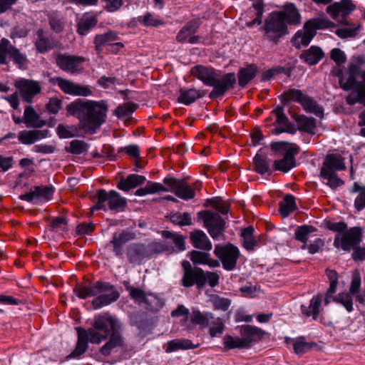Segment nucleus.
Wrapping results in <instances>:
<instances>
[{"instance_id": "1", "label": "nucleus", "mask_w": 365, "mask_h": 365, "mask_svg": "<svg viewBox=\"0 0 365 365\" xmlns=\"http://www.w3.org/2000/svg\"><path fill=\"white\" fill-rule=\"evenodd\" d=\"M67 112L79 120L81 128L94 134L106 121V102L77 99L66 106Z\"/></svg>"}, {"instance_id": "2", "label": "nucleus", "mask_w": 365, "mask_h": 365, "mask_svg": "<svg viewBox=\"0 0 365 365\" xmlns=\"http://www.w3.org/2000/svg\"><path fill=\"white\" fill-rule=\"evenodd\" d=\"M93 327L96 333L92 334V344H98L109 336L108 340L100 349V353L104 356H110L115 348L123 346L122 324L118 319L108 314H100L95 317Z\"/></svg>"}, {"instance_id": "3", "label": "nucleus", "mask_w": 365, "mask_h": 365, "mask_svg": "<svg viewBox=\"0 0 365 365\" xmlns=\"http://www.w3.org/2000/svg\"><path fill=\"white\" fill-rule=\"evenodd\" d=\"M301 15L296 6L288 3L280 11H273L265 19L260 30L264 32L263 38L277 44L287 34V25H299Z\"/></svg>"}, {"instance_id": "4", "label": "nucleus", "mask_w": 365, "mask_h": 365, "mask_svg": "<svg viewBox=\"0 0 365 365\" xmlns=\"http://www.w3.org/2000/svg\"><path fill=\"white\" fill-rule=\"evenodd\" d=\"M190 73L192 76L201 81L205 86L213 88L209 93L210 99H215L225 96L227 91L235 87L237 81L235 73H227L220 76L212 67L203 65L193 66Z\"/></svg>"}, {"instance_id": "5", "label": "nucleus", "mask_w": 365, "mask_h": 365, "mask_svg": "<svg viewBox=\"0 0 365 365\" xmlns=\"http://www.w3.org/2000/svg\"><path fill=\"white\" fill-rule=\"evenodd\" d=\"M73 292L80 299L96 297L91 304L94 309H98L117 301L120 297L119 292L109 282L98 281L91 286H77Z\"/></svg>"}, {"instance_id": "6", "label": "nucleus", "mask_w": 365, "mask_h": 365, "mask_svg": "<svg viewBox=\"0 0 365 365\" xmlns=\"http://www.w3.org/2000/svg\"><path fill=\"white\" fill-rule=\"evenodd\" d=\"M341 87L344 91H351L346 98V102L350 106L356 103L365 106V69L355 63L348 66V78L339 77Z\"/></svg>"}, {"instance_id": "7", "label": "nucleus", "mask_w": 365, "mask_h": 365, "mask_svg": "<svg viewBox=\"0 0 365 365\" xmlns=\"http://www.w3.org/2000/svg\"><path fill=\"white\" fill-rule=\"evenodd\" d=\"M270 148L276 155L282 156V158L274 161V170L286 173L296 166L295 156L299 153L298 145L294 143L281 141L272 143Z\"/></svg>"}, {"instance_id": "8", "label": "nucleus", "mask_w": 365, "mask_h": 365, "mask_svg": "<svg viewBox=\"0 0 365 365\" xmlns=\"http://www.w3.org/2000/svg\"><path fill=\"white\" fill-rule=\"evenodd\" d=\"M281 98L284 104L290 101L296 102L302 106L306 113H312L320 118L324 116L323 107L314 98L299 89H288L282 94Z\"/></svg>"}, {"instance_id": "9", "label": "nucleus", "mask_w": 365, "mask_h": 365, "mask_svg": "<svg viewBox=\"0 0 365 365\" xmlns=\"http://www.w3.org/2000/svg\"><path fill=\"white\" fill-rule=\"evenodd\" d=\"M97 202L93 210H108L122 212L127 206L126 199L115 190L106 191L103 189L98 190L96 193Z\"/></svg>"}, {"instance_id": "10", "label": "nucleus", "mask_w": 365, "mask_h": 365, "mask_svg": "<svg viewBox=\"0 0 365 365\" xmlns=\"http://www.w3.org/2000/svg\"><path fill=\"white\" fill-rule=\"evenodd\" d=\"M11 61L20 69H25L29 63L26 54L3 38L0 41V65H6Z\"/></svg>"}, {"instance_id": "11", "label": "nucleus", "mask_w": 365, "mask_h": 365, "mask_svg": "<svg viewBox=\"0 0 365 365\" xmlns=\"http://www.w3.org/2000/svg\"><path fill=\"white\" fill-rule=\"evenodd\" d=\"M183 274L180 280L182 287L190 288L194 285L198 290L205 288L204 270L198 267H192L190 262L183 260L181 262Z\"/></svg>"}, {"instance_id": "12", "label": "nucleus", "mask_w": 365, "mask_h": 365, "mask_svg": "<svg viewBox=\"0 0 365 365\" xmlns=\"http://www.w3.org/2000/svg\"><path fill=\"white\" fill-rule=\"evenodd\" d=\"M214 254L220 259L225 270L232 271L236 268L240 250L234 245L231 243L225 245H216Z\"/></svg>"}, {"instance_id": "13", "label": "nucleus", "mask_w": 365, "mask_h": 365, "mask_svg": "<svg viewBox=\"0 0 365 365\" xmlns=\"http://www.w3.org/2000/svg\"><path fill=\"white\" fill-rule=\"evenodd\" d=\"M197 215H203L204 227L214 240H218L223 235L226 222L218 213L205 211L200 212Z\"/></svg>"}, {"instance_id": "14", "label": "nucleus", "mask_w": 365, "mask_h": 365, "mask_svg": "<svg viewBox=\"0 0 365 365\" xmlns=\"http://www.w3.org/2000/svg\"><path fill=\"white\" fill-rule=\"evenodd\" d=\"M362 229L360 227H351L343 235H337L334 240V246L344 251H350L361 241Z\"/></svg>"}, {"instance_id": "15", "label": "nucleus", "mask_w": 365, "mask_h": 365, "mask_svg": "<svg viewBox=\"0 0 365 365\" xmlns=\"http://www.w3.org/2000/svg\"><path fill=\"white\" fill-rule=\"evenodd\" d=\"M163 183L168 186V192H173L177 197L184 200L193 199L195 192L185 180L175 178L173 177H166L163 179Z\"/></svg>"}, {"instance_id": "16", "label": "nucleus", "mask_w": 365, "mask_h": 365, "mask_svg": "<svg viewBox=\"0 0 365 365\" xmlns=\"http://www.w3.org/2000/svg\"><path fill=\"white\" fill-rule=\"evenodd\" d=\"M55 59L57 66L61 70L70 74H76L81 72V65L85 61L83 57L67 53H58Z\"/></svg>"}, {"instance_id": "17", "label": "nucleus", "mask_w": 365, "mask_h": 365, "mask_svg": "<svg viewBox=\"0 0 365 365\" xmlns=\"http://www.w3.org/2000/svg\"><path fill=\"white\" fill-rule=\"evenodd\" d=\"M49 82L53 85H58L60 89L66 94L81 96H88L91 94V91L88 86L76 84L61 77L51 78Z\"/></svg>"}, {"instance_id": "18", "label": "nucleus", "mask_w": 365, "mask_h": 365, "mask_svg": "<svg viewBox=\"0 0 365 365\" xmlns=\"http://www.w3.org/2000/svg\"><path fill=\"white\" fill-rule=\"evenodd\" d=\"M356 9L351 0H341L327 7V12L332 19L338 20L340 23L347 24L346 17L351 14Z\"/></svg>"}, {"instance_id": "19", "label": "nucleus", "mask_w": 365, "mask_h": 365, "mask_svg": "<svg viewBox=\"0 0 365 365\" xmlns=\"http://www.w3.org/2000/svg\"><path fill=\"white\" fill-rule=\"evenodd\" d=\"M200 22L197 20L188 21L177 34L176 41L181 43H189L196 44L202 42L203 38L199 35H195L200 27Z\"/></svg>"}, {"instance_id": "20", "label": "nucleus", "mask_w": 365, "mask_h": 365, "mask_svg": "<svg viewBox=\"0 0 365 365\" xmlns=\"http://www.w3.org/2000/svg\"><path fill=\"white\" fill-rule=\"evenodd\" d=\"M54 187L52 185L35 186L32 190L20 195V199L31 202H44L51 200L54 193Z\"/></svg>"}, {"instance_id": "21", "label": "nucleus", "mask_w": 365, "mask_h": 365, "mask_svg": "<svg viewBox=\"0 0 365 365\" xmlns=\"http://www.w3.org/2000/svg\"><path fill=\"white\" fill-rule=\"evenodd\" d=\"M78 333V340L74 350L67 356L68 358H78L83 354L88 348V341L91 343L92 334L96 333L95 328L85 329L81 327L76 328Z\"/></svg>"}, {"instance_id": "22", "label": "nucleus", "mask_w": 365, "mask_h": 365, "mask_svg": "<svg viewBox=\"0 0 365 365\" xmlns=\"http://www.w3.org/2000/svg\"><path fill=\"white\" fill-rule=\"evenodd\" d=\"M22 98L26 102L30 103L33 97L39 93L41 91V86L37 81L28 79H20L15 83Z\"/></svg>"}, {"instance_id": "23", "label": "nucleus", "mask_w": 365, "mask_h": 365, "mask_svg": "<svg viewBox=\"0 0 365 365\" xmlns=\"http://www.w3.org/2000/svg\"><path fill=\"white\" fill-rule=\"evenodd\" d=\"M119 39L117 32L113 31H109L105 34H97L93 41L95 44L96 51L100 53L102 50V47L106 45H110L113 48H116L117 50L123 48L124 45L123 43L117 42L113 43Z\"/></svg>"}, {"instance_id": "24", "label": "nucleus", "mask_w": 365, "mask_h": 365, "mask_svg": "<svg viewBox=\"0 0 365 365\" xmlns=\"http://www.w3.org/2000/svg\"><path fill=\"white\" fill-rule=\"evenodd\" d=\"M264 334L265 331L257 327L242 326L240 329V336L244 349L251 347L253 343L262 339Z\"/></svg>"}, {"instance_id": "25", "label": "nucleus", "mask_w": 365, "mask_h": 365, "mask_svg": "<svg viewBox=\"0 0 365 365\" xmlns=\"http://www.w3.org/2000/svg\"><path fill=\"white\" fill-rule=\"evenodd\" d=\"M148 247L140 243H132L126 248V255L130 263L140 264L142 261L148 257Z\"/></svg>"}, {"instance_id": "26", "label": "nucleus", "mask_w": 365, "mask_h": 365, "mask_svg": "<svg viewBox=\"0 0 365 365\" xmlns=\"http://www.w3.org/2000/svg\"><path fill=\"white\" fill-rule=\"evenodd\" d=\"M135 234L131 231L123 230L120 233H114L110 243L113 245V252L116 257H122L123 246L128 242L134 240Z\"/></svg>"}, {"instance_id": "27", "label": "nucleus", "mask_w": 365, "mask_h": 365, "mask_svg": "<svg viewBox=\"0 0 365 365\" xmlns=\"http://www.w3.org/2000/svg\"><path fill=\"white\" fill-rule=\"evenodd\" d=\"M134 302L139 305L144 304L145 309L152 312H158L164 305L162 299L153 294H147L143 290H142V296Z\"/></svg>"}, {"instance_id": "28", "label": "nucleus", "mask_w": 365, "mask_h": 365, "mask_svg": "<svg viewBox=\"0 0 365 365\" xmlns=\"http://www.w3.org/2000/svg\"><path fill=\"white\" fill-rule=\"evenodd\" d=\"M324 57L322 49L317 46H312L309 48L302 51L299 58L309 66L317 64Z\"/></svg>"}, {"instance_id": "29", "label": "nucleus", "mask_w": 365, "mask_h": 365, "mask_svg": "<svg viewBox=\"0 0 365 365\" xmlns=\"http://www.w3.org/2000/svg\"><path fill=\"white\" fill-rule=\"evenodd\" d=\"M48 133V130H24L19 133L18 139L22 144L31 145L41 139L46 138Z\"/></svg>"}, {"instance_id": "30", "label": "nucleus", "mask_w": 365, "mask_h": 365, "mask_svg": "<svg viewBox=\"0 0 365 365\" xmlns=\"http://www.w3.org/2000/svg\"><path fill=\"white\" fill-rule=\"evenodd\" d=\"M55 42L53 38L46 36L42 29L36 31V39L35 46L38 53H46L55 47Z\"/></svg>"}, {"instance_id": "31", "label": "nucleus", "mask_w": 365, "mask_h": 365, "mask_svg": "<svg viewBox=\"0 0 365 365\" xmlns=\"http://www.w3.org/2000/svg\"><path fill=\"white\" fill-rule=\"evenodd\" d=\"M294 119L297 124V130L311 135L316 133L317 120L314 118L304 115H294Z\"/></svg>"}, {"instance_id": "32", "label": "nucleus", "mask_w": 365, "mask_h": 365, "mask_svg": "<svg viewBox=\"0 0 365 365\" xmlns=\"http://www.w3.org/2000/svg\"><path fill=\"white\" fill-rule=\"evenodd\" d=\"M206 91L204 90L181 88L180 90V96H178V101L188 106L194 103L197 99L204 97Z\"/></svg>"}, {"instance_id": "33", "label": "nucleus", "mask_w": 365, "mask_h": 365, "mask_svg": "<svg viewBox=\"0 0 365 365\" xmlns=\"http://www.w3.org/2000/svg\"><path fill=\"white\" fill-rule=\"evenodd\" d=\"M258 73V68L255 64H249L246 67L241 68L237 72L238 85L245 88Z\"/></svg>"}, {"instance_id": "34", "label": "nucleus", "mask_w": 365, "mask_h": 365, "mask_svg": "<svg viewBox=\"0 0 365 365\" xmlns=\"http://www.w3.org/2000/svg\"><path fill=\"white\" fill-rule=\"evenodd\" d=\"M190 238L194 247L205 251L211 250L212 243L202 230H198L191 232Z\"/></svg>"}, {"instance_id": "35", "label": "nucleus", "mask_w": 365, "mask_h": 365, "mask_svg": "<svg viewBox=\"0 0 365 365\" xmlns=\"http://www.w3.org/2000/svg\"><path fill=\"white\" fill-rule=\"evenodd\" d=\"M146 178L143 175L137 174H130L125 179H121L117 185V187L124 192H128L131 189L145 183Z\"/></svg>"}, {"instance_id": "36", "label": "nucleus", "mask_w": 365, "mask_h": 365, "mask_svg": "<svg viewBox=\"0 0 365 365\" xmlns=\"http://www.w3.org/2000/svg\"><path fill=\"white\" fill-rule=\"evenodd\" d=\"M322 296L317 294L312 297L309 302V306L302 304L301 312L307 317H312L314 320H317L322 307Z\"/></svg>"}, {"instance_id": "37", "label": "nucleus", "mask_w": 365, "mask_h": 365, "mask_svg": "<svg viewBox=\"0 0 365 365\" xmlns=\"http://www.w3.org/2000/svg\"><path fill=\"white\" fill-rule=\"evenodd\" d=\"M346 168L344 158L338 154H329L327 155L324 161L323 162L321 169H324L327 171H336L343 170Z\"/></svg>"}, {"instance_id": "38", "label": "nucleus", "mask_w": 365, "mask_h": 365, "mask_svg": "<svg viewBox=\"0 0 365 365\" xmlns=\"http://www.w3.org/2000/svg\"><path fill=\"white\" fill-rule=\"evenodd\" d=\"M162 237L168 240L169 245L172 246L173 252H179L185 250V237L181 235L164 230L162 232Z\"/></svg>"}, {"instance_id": "39", "label": "nucleus", "mask_w": 365, "mask_h": 365, "mask_svg": "<svg viewBox=\"0 0 365 365\" xmlns=\"http://www.w3.org/2000/svg\"><path fill=\"white\" fill-rule=\"evenodd\" d=\"M315 34L309 27L304 26V31H298L292 38V45L296 48L301 46H307Z\"/></svg>"}, {"instance_id": "40", "label": "nucleus", "mask_w": 365, "mask_h": 365, "mask_svg": "<svg viewBox=\"0 0 365 365\" xmlns=\"http://www.w3.org/2000/svg\"><path fill=\"white\" fill-rule=\"evenodd\" d=\"M197 347L198 344L194 345L190 339H175L168 341L165 351L166 353H171L180 349H192Z\"/></svg>"}, {"instance_id": "41", "label": "nucleus", "mask_w": 365, "mask_h": 365, "mask_svg": "<svg viewBox=\"0 0 365 365\" xmlns=\"http://www.w3.org/2000/svg\"><path fill=\"white\" fill-rule=\"evenodd\" d=\"M47 16L50 28L54 33L60 34L64 30L66 19L61 13L51 11Z\"/></svg>"}, {"instance_id": "42", "label": "nucleus", "mask_w": 365, "mask_h": 365, "mask_svg": "<svg viewBox=\"0 0 365 365\" xmlns=\"http://www.w3.org/2000/svg\"><path fill=\"white\" fill-rule=\"evenodd\" d=\"M319 177L324 184L333 190L344 185V181L338 177L336 173L332 171H327L324 169H321Z\"/></svg>"}, {"instance_id": "43", "label": "nucleus", "mask_w": 365, "mask_h": 365, "mask_svg": "<svg viewBox=\"0 0 365 365\" xmlns=\"http://www.w3.org/2000/svg\"><path fill=\"white\" fill-rule=\"evenodd\" d=\"M24 122L28 128H41L45 125V121L40 119L39 115L31 106H27L24 110Z\"/></svg>"}, {"instance_id": "44", "label": "nucleus", "mask_w": 365, "mask_h": 365, "mask_svg": "<svg viewBox=\"0 0 365 365\" xmlns=\"http://www.w3.org/2000/svg\"><path fill=\"white\" fill-rule=\"evenodd\" d=\"M295 198L292 195H286L279 202V211L283 217H287L291 212L297 210Z\"/></svg>"}, {"instance_id": "45", "label": "nucleus", "mask_w": 365, "mask_h": 365, "mask_svg": "<svg viewBox=\"0 0 365 365\" xmlns=\"http://www.w3.org/2000/svg\"><path fill=\"white\" fill-rule=\"evenodd\" d=\"M253 163L257 173L260 175L271 174L270 160L267 156L257 153L253 158Z\"/></svg>"}, {"instance_id": "46", "label": "nucleus", "mask_w": 365, "mask_h": 365, "mask_svg": "<svg viewBox=\"0 0 365 365\" xmlns=\"http://www.w3.org/2000/svg\"><path fill=\"white\" fill-rule=\"evenodd\" d=\"M97 23L98 19L96 16H83L77 23V33L81 36H86Z\"/></svg>"}, {"instance_id": "47", "label": "nucleus", "mask_w": 365, "mask_h": 365, "mask_svg": "<svg viewBox=\"0 0 365 365\" xmlns=\"http://www.w3.org/2000/svg\"><path fill=\"white\" fill-rule=\"evenodd\" d=\"M160 192H168V189L161 183L149 181L144 187H140L135 191V195L144 196Z\"/></svg>"}, {"instance_id": "48", "label": "nucleus", "mask_w": 365, "mask_h": 365, "mask_svg": "<svg viewBox=\"0 0 365 365\" xmlns=\"http://www.w3.org/2000/svg\"><path fill=\"white\" fill-rule=\"evenodd\" d=\"M334 26V24L327 18H314L309 19L304 24V27H309L315 35L317 30L331 28Z\"/></svg>"}, {"instance_id": "49", "label": "nucleus", "mask_w": 365, "mask_h": 365, "mask_svg": "<svg viewBox=\"0 0 365 365\" xmlns=\"http://www.w3.org/2000/svg\"><path fill=\"white\" fill-rule=\"evenodd\" d=\"M317 231V229L312 225H304L299 226L296 228L294 235L295 239L301 242H303L302 249L304 250L307 247V242L308 240V235Z\"/></svg>"}, {"instance_id": "50", "label": "nucleus", "mask_w": 365, "mask_h": 365, "mask_svg": "<svg viewBox=\"0 0 365 365\" xmlns=\"http://www.w3.org/2000/svg\"><path fill=\"white\" fill-rule=\"evenodd\" d=\"M214 319V315L207 312L203 314L198 310H194L192 312L190 317V322L195 325H199L201 329H204L208 327L210 321Z\"/></svg>"}, {"instance_id": "51", "label": "nucleus", "mask_w": 365, "mask_h": 365, "mask_svg": "<svg viewBox=\"0 0 365 365\" xmlns=\"http://www.w3.org/2000/svg\"><path fill=\"white\" fill-rule=\"evenodd\" d=\"M351 192L357 194L354 200V208L356 212H361L365 208V186L354 182Z\"/></svg>"}, {"instance_id": "52", "label": "nucleus", "mask_w": 365, "mask_h": 365, "mask_svg": "<svg viewBox=\"0 0 365 365\" xmlns=\"http://www.w3.org/2000/svg\"><path fill=\"white\" fill-rule=\"evenodd\" d=\"M254 228L249 226L243 229L241 236L243 238V247L248 251H252L257 245V241L253 236Z\"/></svg>"}, {"instance_id": "53", "label": "nucleus", "mask_w": 365, "mask_h": 365, "mask_svg": "<svg viewBox=\"0 0 365 365\" xmlns=\"http://www.w3.org/2000/svg\"><path fill=\"white\" fill-rule=\"evenodd\" d=\"M168 242H153L150 243L146 247H148V257L154 254L162 253L164 252H173V249L172 246L168 245Z\"/></svg>"}, {"instance_id": "54", "label": "nucleus", "mask_w": 365, "mask_h": 365, "mask_svg": "<svg viewBox=\"0 0 365 365\" xmlns=\"http://www.w3.org/2000/svg\"><path fill=\"white\" fill-rule=\"evenodd\" d=\"M272 113H274L276 116V121L274 123V125H279L284 127H290L295 128L294 125L291 123L285 115L284 112V108L281 106H277L273 110Z\"/></svg>"}, {"instance_id": "55", "label": "nucleus", "mask_w": 365, "mask_h": 365, "mask_svg": "<svg viewBox=\"0 0 365 365\" xmlns=\"http://www.w3.org/2000/svg\"><path fill=\"white\" fill-rule=\"evenodd\" d=\"M170 220L174 225L187 226L192 225V217L188 212H176L170 215Z\"/></svg>"}, {"instance_id": "56", "label": "nucleus", "mask_w": 365, "mask_h": 365, "mask_svg": "<svg viewBox=\"0 0 365 365\" xmlns=\"http://www.w3.org/2000/svg\"><path fill=\"white\" fill-rule=\"evenodd\" d=\"M88 148V145L81 140H73L70 142L69 148H66V151L74 154V155H81L87 152Z\"/></svg>"}, {"instance_id": "57", "label": "nucleus", "mask_w": 365, "mask_h": 365, "mask_svg": "<svg viewBox=\"0 0 365 365\" xmlns=\"http://www.w3.org/2000/svg\"><path fill=\"white\" fill-rule=\"evenodd\" d=\"M210 334L212 337H215L219 335H221L225 329V324L222 319L220 317L211 319L210 321Z\"/></svg>"}, {"instance_id": "58", "label": "nucleus", "mask_w": 365, "mask_h": 365, "mask_svg": "<svg viewBox=\"0 0 365 365\" xmlns=\"http://www.w3.org/2000/svg\"><path fill=\"white\" fill-rule=\"evenodd\" d=\"M334 301L341 304L349 312L353 310L352 297L349 293H339L334 298Z\"/></svg>"}, {"instance_id": "59", "label": "nucleus", "mask_w": 365, "mask_h": 365, "mask_svg": "<svg viewBox=\"0 0 365 365\" xmlns=\"http://www.w3.org/2000/svg\"><path fill=\"white\" fill-rule=\"evenodd\" d=\"M223 344L227 349H244L241 337H232L230 335H226L224 336Z\"/></svg>"}, {"instance_id": "60", "label": "nucleus", "mask_w": 365, "mask_h": 365, "mask_svg": "<svg viewBox=\"0 0 365 365\" xmlns=\"http://www.w3.org/2000/svg\"><path fill=\"white\" fill-rule=\"evenodd\" d=\"M68 220L63 217L53 218L50 225V230L55 232H64L67 230Z\"/></svg>"}, {"instance_id": "61", "label": "nucleus", "mask_w": 365, "mask_h": 365, "mask_svg": "<svg viewBox=\"0 0 365 365\" xmlns=\"http://www.w3.org/2000/svg\"><path fill=\"white\" fill-rule=\"evenodd\" d=\"M210 254L204 252L192 250L190 252V257L194 264H206Z\"/></svg>"}, {"instance_id": "62", "label": "nucleus", "mask_w": 365, "mask_h": 365, "mask_svg": "<svg viewBox=\"0 0 365 365\" xmlns=\"http://www.w3.org/2000/svg\"><path fill=\"white\" fill-rule=\"evenodd\" d=\"M139 21L146 26L156 27L164 24V21L163 20L155 18V16L150 13H147L145 15L140 16Z\"/></svg>"}, {"instance_id": "63", "label": "nucleus", "mask_w": 365, "mask_h": 365, "mask_svg": "<svg viewBox=\"0 0 365 365\" xmlns=\"http://www.w3.org/2000/svg\"><path fill=\"white\" fill-rule=\"evenodd\" d=\"M313 344L304 341V338L296 339L293 344V349L297 354L301 355L311 349Z\"/></svg>"}, {"instance_id": "64", "label": "nucleus", "mask_w": 365, "mask_h": 365, "mask_svg": "<svg viewBox=\"0 0 365 365\" xmlns=\"http://www.w3.org/2000/svg\"><path fill=\"white\" fill-rule=\"evenodd\" d=\"M208 201L212 207L222 215H227L230 210L229 203L222 201L220 198L215 197L209 199Z\"/></svg>"}]
</instances>
